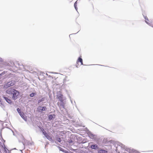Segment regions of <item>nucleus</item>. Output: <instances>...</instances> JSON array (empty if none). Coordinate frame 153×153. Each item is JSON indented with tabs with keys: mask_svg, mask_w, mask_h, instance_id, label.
Returning <instances> with one entry per match:
<instances>
[{
	"mask_svg": "<svg viewBox=\"0 0 153 153\" xmlns=\"http://www.w3.org/2000/svg\"><path fill=\"white\" fill-rule=\"evenodd\" d=\"M6 92L7 94L10 95L12 99L14 100L17 99L19 96V92L11 87L7 89L6 90Z\"/></svg>",
	"mask_w": 153,
	"mask_h": 153,
	"instance_id": "f257e3e1",
	"label": "nucleus"
},
{
	"mask_svg": "<svg viewBox=\"0 0 153 153\" xmlns=\"http://www.w3.org/2000/svg\"><path fill=\"white\" fill-rule=\"evenodd\" d=\"M16 83L15 81H11L6 84L4 85V87L6 88H9L14 85Z\"/></svg>",
	"mask_w": 153,
	"mask_h": 153,
	"instance_id": "f03ea898",
	"label": "nucleus"
},
{
	"mask_svg": "<svg viewBox=\"0 0 153 153\" xmlns=\"http://www.w3.org/2000/svg\"><path fill=\"white\" fill-rule=\"evenodd\" d=\"M42 131L44 135L48 140H51L52 139V137L44 131V129H42Z\"/></svg>",
	"mask_w": 153,
	"mask_h": 153,
	"instance_id": "7ed1b4c3",
	"label": "nucleus"
},
{
	"mask_svg": "<svg viewBox=\"0 0 153 153\" xmlns=\"http://www.w3.org/2000/svg\"><path fill=\"white\" fill-rule=\"evenodd\" d=\"M47 108L45 106H39L37 108V111L39 112H42L46 110Z\"/></svg>",
	"mask_w": 153,
	"mask_h": 153,
	"instance_id": "20e7f679",
	"label": "nucleus"
},
{
	"mask_svg": "<svg viewBox=\"0 0 153 153\" xmlns=\"http://www.w3.org/2000/svg\"><path fill=\"white\" fill-rule=\"evenodd\" d=\"M63 95L60 94L57 95L56 97L61 102H62L63 100Z\"/></svg>",
	"mask_w": 153,
	"mask_h": 153,
	"instance_id": "39448f33",
	"label": "nucleus"
},
{
	"mask_svg": "<svg viewBox=\"0 0 153 153\" xmlns=\"http://www.w3.org/2000/svg\"><path fill=\"white\" fill-rule=\"evenodd\" d=\"M4 98L6 100V101L9 104H11L12 102V101L10 98H7L6 97H4Z\"/></svg>",
	"mask_w": 153,
	"mask_h": 153,
	"instance_id": "423d86ee",
	"label": "nucleus"
},
{
	"mask_svg": "<svg viewBox=\"0 0 153 153\" xmlns=\"http://www.w3.org/2000/svg\"><path fill=\"white\" fill-rule=\"evenodd\" d=\"M79 62H80L81 65H83L82 59L81 58V57H79L77 61L76 62L77 64H78Z\"/></svg>",
	"mask_w": 153,
	"mask_h": 153,
	"instance_id": "0eeeda50",
	"label": "nucleus"
},
{
	"mask_svg": "<svg viewBox=\"0 0 153 153\" xmlns=\"http://www.w3.org/2000/svg\"><path fill=\"white\" fill-rule=\"evenodd\" d=\"M21 117L23 118L24 119L26 120L27 119V117L25 116L23 112H21L19 114Z\"/></svg>",
	"mask_w": 153,
	"mask_h": 153,
	"instance_id": "6e6552de",
	"label": "nucleus"
},
{
	"mask_svg": "<svg viewBox=\"0 0 153 153\" xmlns=\"http://www.w3.org/2000/svg\"><path fill=\"white\" fill-rule=\"evenodd\" d=\"M91 148L93 149H98V146L96 145H92L91 146Z\"/></svg>",
	"mask_w": 153,
	"mask_h": 153,
	"instance_id": "1a4fd4ad",
	"label": "nucleus"
},
{
	"mask_svg": "<svg viewBox=\"0 0 153 153\" xmlns=\"http://www.w3.org/2000/svg\"><path fill=\"white\" fill-rule=\"evenodd\" d=\"M107 151L103 149H100L98 151V153H107Z\"/></svg>",
	"mask_w": 153,
	"mask_h": 153,
	"instance_id": "9d476101",
	"label": "nucleus"
},
{
	"mask_svg": "<svg viewBox=\"0 0 153 153\" xmlns=\"http://www.w3.org/2000/svg\"><path fill=\"white\" fill-rule=\"evenodd\" d=\"M2 147L4 149V152L6 153H7L8 149L6 148L4 145L3 146H2Z\"/></svg>",
	"mask_w": 153,
	"mask_h": 153,
	"instance_id": "9b49d317",
	"label": "nucleus"
},
{
	"mask_svg": "<svg viewBox=\"0 0 153 153\" xmlns=\"http://www.w3.org/2000/svg\"><path fill=\"white\" fill-rule=\"evenodd\" d=\"M77 1H76L74 3V7H75V9L77 10Z\"/></svg>",
	"mask_w": 153,
	"mask_h": 153,
	"instance_id": "f8f14e48",
	"label": "nucleus"
},
{
	"mask_svg": "<svg viewBox=\"0 0 153 153\" xmlns=\"http://www.w3.org/2000/svg\"><path fill=\"white\" fill-rule=\"evenodd\" d=\"M49 119L50 120H51L53 118V116L52 115H50L48 117Z\"/></svg>",
	"mask_w": 153,
	"mask_h": 153,
	"instance_id": "ddd939ff",
	"label": "nucleus"
},
{
	"mask_svg": "<svg viewBox=\"0 0 153 153\" xmlns=\"http://www.w3.org/2000/svg\"><path fill=\"white\" fill-rule=\"evenodd\" d=\"M35 94L34 93H32L30 94V97H32L34 96Z\"/></svg>",
	"mask_w": 153,
	"mask_h": 153,
	"instance_id": "4468645a",
	"label": "nucleus"
},
{
	"mask_svg": "<svg viewBox=\"0 0 153 153\" xmlns=\"http://www.w3.org/2000/svg\"><path fill=\"white\" fill-rule=\"evenodd\" d=\"M17 111L19 113V114L20 113H21L22 112L21 111L20 109H19V108H18L17 109Z\"/></svg>",
	"mask_w": 153,
	"mask_h": 153,
	"instance_id": "2eb2a0df",
	"label": "nucleus"
},
{
	"mask_svg": "<svg viewBox=\"0 0 153 153\" xmlns=\"http://www.w3.org/2000/svg\"><path fill=\"white\" fill-rule=\"evenodd\" d=\"M145 18L146 20V23H148V22L147 21H148V18L147 17H145Z\"/></svg>",
	"mask_w": 153,
	"mask_h": 153,
	"instance_id": "dca6fc26",
	"label": "nucleus"
}]
</instances>
